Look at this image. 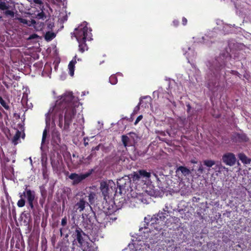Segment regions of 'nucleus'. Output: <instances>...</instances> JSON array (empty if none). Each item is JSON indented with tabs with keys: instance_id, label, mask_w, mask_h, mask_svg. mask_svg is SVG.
<instances>
[{
	"instance_id": "obj_28",
	"label": "nucleus",
	"mask_w": 251,
	"mask_h": 251,
	"mask_svg": "<svg viewBox=\"0 0 251 251\" xmlns=\"http://www.w3.org/2000/svg\"><path fill=\"white\" fill-rule=\"evenodd\" d=\"M37 17L39 19L44 20L45 18H46V16L45 13L44 12L42 11L41 12L38 14Z\"/></svg>"
},
{
	"instance_id": "obj_32",
	"label": "nucleus",
	"mask_w": 251,
	"mask_h": 251,
	"mask_svg": "<svg viewBox=\"0 0 251 251\" xmlns=\"http://www.w3.org/2000/svg\"><path fill=\"white\" fill-rule=\"evenodd\" d=\"M39 36L37 34L34 33L32 34H31L28 38H27L28 40H32L34 39H37Z\"/></svg>"
},
{
	"instance_id": "obj_2",
	"label": "nucleus",
	"mask_w": 251,
	"mask_h": 251,
	"mask_svg": "<svg viewBox=\"0 0 251 251\" xmlns=\"http://www.w3.org/2000/svg\"><path fill=\"white\" fill-rule=\"evenodd\" d=\"M168 216L165 210L164 212H159L158 214L154 215L152 217L148 215L144 218V226L140 227L139 231L143 228L147 229L150 226L151 229H154L156 231H160L165 226V219Z\"/></svg>"
},
{
	"instance_id": "obj_51",
	"label": "nucleus",
	"mask_w": 251,
	"mask_h": 251,
	"mask_svg": "<svg viewBox=\"0 0 251 251\" xmlns=\"http://www.w3.org/2000/svg\"><path fill=\"white\" fill-rule=\"evenodd\" d=\"M88 143H85V146H86V144H87Z\"/></svg>"
},
{
	"instance_id": "obj_25",
	"label": "nucleus",
	"mask_w": 251,
	"mask_h": 251,
	"mask_svg": "<svg viewBox=\"0 0 251 251\" xmlns=\"http://www.w3.org/2000/svg\"><path fill=\"white\" fill-rule=\"evenodd\" d=\"M109 81L111 84L115 85L117 83L118 79L116 75H113L109 77Z\"/></svg>"
},
{
	"instance_id": "obj_4",
	"label": "nucleus",
	"mask_w": 251,
	"mask_h": 251,
	"mask_svg": "<svg viewBox=\"0 0 251 251\" xmlns=\"http://www.w3.org/2000/svg\"><path fill=\"white\" fill-rule=\"evenodd\" d=\"M19 196L20 199L17 202V206L19 207H23L25 204V198H26L27 199V201H34L36 194L34 190L28 189V186L25 185V191L23 192H20Z\"/></svg>"
},
{
	"instance_id": "obj_30",
	"label": "nucleus",
	"mask_w": 251,
	"mask_h": 251,
	"mask_svg": "<svg viewBox=\"0 0 251 251\" xmlns=\"http://www.w3.org/2000/svg\"><path fill=\"white\" fill-rule=\"evenodd\" d=\"M7 8V6L4 2H0V9L5 10Z\"/></svg>"
},
{
	"instance_id": "obj_10",
	"label": "nucleus",
	"mask_w": 251,
	"mask_h": 251,
	"mask_svg": "<svg viewBox=\"0 0 251 251\" xmlns=\"http://www.w3.org/2000/svg\"><path fill=\"white\" fill-rule=\"evenodd\" d=\"M222 160L226 165L232 166L235 164L236 158L233 153L228 152L223 155Z\"/></svg>"
},
{
	"instance_id": "obj_22",
	"label": "nucleus",
	"mask_w": 251,
	"mask_h": 251,
	"mask_svg": "<svg viewBox=\"0 0 251 251\" xmlns=\"http://www.w3.org/2000/svg\"><path fill=\"white\" fill-rule=\"evenodd\" d=\"M21 135V132L18 130L12 139V142L14 145H17L18 143V140L20 139Z\"/></svg>"
},
{
	"instance_id": "obj_12",
	"label": "nucleus",
	"mask_w": 251,
	"mask_h": 251,
	"mask_svg": "<svg viewBox=\"0 0 251 251\" xmlns=\"http://www.w3.org/2000/svg\"><path fill=\"white\" fill-rule=\"evenodd\" d=\"M225 67V64L224 63L223 64H216L214 68H212L211 69V71L213 72V73L216 78H219L221 76V72L222 69H224Z\"/></svg>"
},
{
	"instance_id": "obj_23",
	"label": "nucleus",
	"mask_w": 251,
	"mask_h": 251,
	"mask_svg": "<svg viewBox=\"0 0 251 251\" xmlns=\"http://www.w3.org/2000/svg\"><path fill=\"white\" fill-rule=\"evenodd\" d=\"M88 200L90 204H92L94 203L95 200L96 198V194L94 192H91L88 196Z\"/></svg>"
},
{
	"instance_id": "obj_1",
	"label": "nucleus",
	"mask_w": 251,
	"mask_h": 251,
	"mask_svg": "<svg viewBox=\"0 0 251 251\" xmlns=\"http://www.w3.org/2000/svg\"><path fill=\"white\" fill-rule=\"evenodd\" d=\"M77 99L72 92L65 93L56 100L54 105L50 108L46 114L47 126L43 132L42 144L45 142L49 131L50 115L54 122H56L62 133L70 131V126L76 114V108L79 106Z\"/></svg>"
},
{
	"instance_id": "obj_5",
	"label": "nucleus",
	"mask_w": 251,
	"mask_h": 251,
	"mask_svg": "<svg viewBox=\"0 0 251 251\" xmlns=\"http://www.w3.org/2000/svg\"><path fill=\"white\" fill-rule=\"evenodd\" d=\"M115 185V183L112 180L102 181L100 182V189L104 200H107V198H109V195L113 193L115 189V187L113 189V186Z\"/></svg>"
},
{
	"instance_id": "obj_42",
	"label": "nucleus",
	"mask_w": 251,
	"mask_h": 251,
	"mask_svg": "<svg viewBox=\"0 0 251 251\" xmlns=\"http://www.w3.org/2000/svg\"><path fill=\"white\" fill-rule=\"evenodd\" d=\"M100 145H99L93 148L92 151H99L100 150Z\"/></svg>"
},
{
	"instance_id": "obj_41",
	"label": "nucleus",
	"mask_w": 251,
	"mask_h": 251,
	"mask_svg": "<svg viewBox=\"0 0 251 251\" xmlns=\"http://www.w3.org/2000/svg\"><path fill=\"white\" fill-rule=\"evenodd\" d=\"M51 166L53 168V169L55 168V167H56V164L55 163V162L53 161V160H51Z\"/></svg>"
},
{
	"instance_id": "obj_7",
	"label": "nucleus",
	"mask_w": 251,
	"mask_h": 251,
	"mask_svg": "<svg viewBox=\"0 0 251 251\" xmlns=\"http://www.w3.org/2000/svg\"><path fill=\"white\" fill-rule=\"evenodd\" d=\"M117 183L119 192L122 194L124 191L126 192V190H128L130 187L131 181L130 178L126 176L118 179Z\"/></svg>"
},
{
	"instance_id": "obj_13",
	"label": "nucleus",
	"mask_w": 251,
	"mask_h": 251,
	"mask_svg": "<svg viewBox=\"0 0 251 251\" xmlns=\"http://www.w3.org/2000/svg\"><path fill=\"white\" fill-rule=\"evenodd\" d=\"M52 142L56 145H59L61 143V139L60 132L56 129H53L51 132Z\"/></svg>"
},
{
	"instance_id": "obj_49",
	"label": "nucleus",
	"mask_w": 251,
	"mask_h": 251,
	"mask_svg": "<svg viewBox=\"0 0 251 251\" xmlns=\"http://www.w3.org/2000/svg\"><path fill=\"white\" fill-rule=\"evenodd\" d=\"M207 87L209 89H211V86H210V84L209 83H208V84H207Z\"/></svg>"
},
{
	"instance_id": "obj_44",
	"label": "nucleus",
	"mask_w": 251,
	"mask_h": 251,
	"mask_svg": "<svg viewBox=\"0 0 251 251\" xmlns=\"http://www.w3.org/2000/svg\"><path fill=\"white\" fill-rule=\"evenodd\" d=\"M187 108V112H189L191 108V107L189 104L186 105Z\"/></svg>"
},
{
	"instance_id": "obj_35",
	"label": "nucleus",
	"mask_w": 251,
	"mask_h": 251,
	"mask_svg": "<svg viewBox=\"0 0 251 251\" xmlns=\"http://www.w3.org/2000/svg\"><path fill=\"white\" fill-rule=\"evenodd\" d=\"M100 216H106L105 214L104 213L102 214V215H101V214H100ZM96 220L99 223H102V220H101L100 219V215H98V216H96Z\"/></svg>"
},
{
	"instance_id": "obj_8",
	"label": "nucleus",
	"mask_w": 251,
	"mask_h": 251,
	"mask_svg": "<svg viewBox=\"0 0 251 251\" xmlns=\"http://www.w3.org/2000/svg\"><path fill=\"white\" fill-rule=\"evenodd\" d=\"M151 176V174L145 170H139L136 172H134L132 175V178L134 181H139L140 179L146 181Z\"/></svg>"
},
{
	"instance_id": "obj_6",
	"label": "nucleus",
	"mask_w": 251,
	"mask_h": 251,
	"mask_svg": "<svg viewBox=\"0 0 251 251\" xmlns=\"http://www.w3.org/2000/svg\"><path fill=\"white\" fill-rule=\"evenodd\" d=\"M93 171V170H91L88 172L80 174L71 173L69 176V178L73 180V185H75L81 182L87 177H89L92 174Z\"/></svg>"
},
{
	"instance_id": "obj_46",
	"label": "nucleus",
	"mask_w": 251,
	"mask_h": 251,
	"mask_svg": "<svg viewBox=\"0 0 251 251\" xmlns=\"http://www.w3.org/2000/svg\"><path fill=\"white\" fill-rule=\"evenodd\" d=\"M53 26V24H52V23L49 24L48 25L49 28H51Z\"/></svg>"
},
{
	"instance_id": "obj_48",
	"label": "nucleus",
	"mask_w": 251,
	"mask_h": 251,
	"mask_svg": "<svg viewBox=\"0 0 251 251\" xmlns=\"http://www.w3.org/2000/svg\"><path fill=\"white\" fill-rule=\"evenodd\" d=\"M191 162L192 163H193V164H196V163H197V161H195V160H192L191 161Z\"/></svg>"
},
{
	"instance_id": "obj_39",
	"label": "nucleus",
	"mask_w": 251,
	"mask_h": 251,
	"mask_svg": "<svg viewBox=\"0 0 251 251\" xmlns=\"http://www.w3.org/2000/svg\"><path fill=\"white\" fill-rule=\"evenodd\" d=\"M187 23V20L186 19V18L185 17H183L182 18V24L183 25H186Z\"/></svg>"
},
{
	"instance_id": "obj_36",
	"label": "nucleus",
	"mask_w": 251,
	"mask_h": 251,
	"mask_svg": "<svg viewBox=\"0 0 251 251\" xmlns=\"http://www.w3.org/2000/svg\"><path fill=\"white\" fill-rule=\"evenodd\" d=\"M140 105L141 104H139V103L135 107V108L133 110V114H136L140 110Z\"/></svg>"
},
{
	"instance_id": "obj_43",
	"label": "nucleus",
	"mask_w": 251,
	"mask_h": 251,
	"mask_svg": "<svg viewBox=\"0 0 251 251\" xmlns=\"http://www.w3.org/2000/svg\"><path fill=\"white\" fill-rule=\"evenodd\" d=\"M35 3L41 4L42 3V1L41 0H34Z\"/></svg>"
},
{
	"instance_id": "obj_15",
	"label": "nucleus",
	"mask_w": 251,
	"mask_h": 251,
	"mask_svg": "<svg viewBox=\"0 0 251 251\" xmlns=\"http://www.w3.org/2000/svg\"><path fill=\"white\" fill-rule=\"evenodd\" d=\"M151 97L147 96L142 98L139 101V104H141L142 107L144 108L149 107V106L151 105Z\"/></svg>"
},
{
	"instance_id": "obj_34",
	"label": "nucleus",
	"mask_w": 251,
	"mask_h": 251,
	"mask_svg": "<svg viewBox=\"0 0 251 251\" xmlns=\"http://www.w3.org/2000/svg\"><path fill=\"white\" fill-rule=\"evenodd\" d=\"M143 119V116L142 115H139L135 120L134 125H137L142 119Z\"/></svg>"
},
{
	"instance_id": "obj_11",
	"label": "nucleus",
	"mask_w": 251,
	"mask_h": 251,
	"mask_svg": "<svg viewBox=\"0 0 251 251\" xmlns=\"http://www.w3.org/2000/svg\"><path fill=\"white\" fill-rule=\"evenodd\" d=\"M231 139L233 142L236 143L247 142L249 141V138L245 133H235L232 135Z\"/></svg>"
},
{
	"instance_id": "obj_16",
	"label": "nucleus",
	"mask_w": 251,
	"mask_h": 251,
	"mask_svg": "<svg viewBox=\"0 0 251 251\" xmlns=\"http://www.w3.org/2000/svg\"><path fill=\"white\" fill-rule=\"evenodd\" d=\"M76 56H75L74 59L71 61L68 65V68L69 69V74L71 76H73L74 75L75 71V65L76 61L75 60Z\"/></svg>"
},
{
	"instance_id": "obj_19",
	"label": "nucleus",
	"mask_w": 251,
	"mask_h": 251,
	"mask_svg": "<svg viewBox=\"0 0 251 251\" xmlns=\"http://www.w3.org/2000/svg\"><path fill=\"white\" fill-rule=\"evenodd\" d=\"M18 20L20 23H22L24 25H26L28 26H31V25H34L36 24V22L34 20H32L31 21H28L25 19L20 18L18 19Z\"/></svg>"
},
{
	"instance_id": "obj_14",
	"label": "nucleus",
	"mask_w": 251,
	"mask_h": 251,
	"mask_svg": "<svg viewBox=\"0 0 251 251\" xmlns=\"http://www.w3.org/2000/svg\"><path fill=\"white\" fill-rule=\"evenodd\" d=\"M86 204H88V203L83 199H81L75 203L74 206V209H75L76 211H78L79 212H81L83 211Z\"/></svg>"
},
{
	"instance_id": "obj_31",
	"label": "nucleus",
	"mask_w": 251,
	"mask_h": 251,
	"mask_svg": "<svg viewBox=\"0 0 251 251\" xmlns=\"http://www.w3.org/2000/svg\"><path fill=\"white\" fill-rule=\"evenodd\" d=\"M5 14L6 15H9L11 17H14V12L10 10H7L5 11Z\"/></svg>"
},
{
	"instance_id": "obj_9",
	"label": "nucleus",
	"mask_w": 251,
	"mask_h": 251,
	"mask_svg": "<svg viewBox=\"0 0 251 251\" xmlns=\"http://www.w3.org/2000/svg\"><path fill=\"white\" fill-rule=\"evenodd\" d=\"M73 236L75 240H77L79 246H82L84 244L85 238L87 237L82 229L78 226L76 227Z\"/></svg>"
},
{
	"instance_id": "obj_40",
	"label": "nucleus",
	"mask_w": 251,
	"mask_h": 251,
	"mask_svg": "<svg viewBox=\"0 0 251 251\" xmlns=\"http://www.w3.org/2000/svg\"><path fill=\"white\" fill-rule=\"evenodd\" d=\"M179 24V21L177 20L173 21V25L175 26H177Z\"/></svg>"
},
{
	"instance_id": "obj_50",
	"label": "nucleus",
	"mask_w": 251,
	"mask_h": 251,
	"mask_svg": "<svg viewBox=\"0 0 251 251\" xmlns=\"http://www.w3.org/2000/svg\"><path fill=\"white\" fill-rule=\"evenodd\" d=\"M2 118V115L1 113L0 112V120Z\"/></svg>"
},
{
	"instance_id": "obj_37",
	"label": "nucleus",
	"mask_w": 251,
	"mask_h": 251,
	"mask_svg": "<svg viewBox=\"0 0 251 251\" xmlns=\"http://www.w3.org/2000/svg\"><path fill=\"white\" fill-rule=\"evenodd\" d=\"M198 171L200 174H202L203 173V167L202 165L201 164L200 165V166L199 167V168L198 169Z\"/></svg>"
},
{
	"instance_id": "obj_27",
	"label": "nucleus",
	"mask_w": 251,
	"mask_h": 251,
	"mask_svg": "<svg viewBox=\"0 0 251 251\" xmlns=\"http://www.w3.org/2000/svg\"><path fill=\"white\" fill-rule=\"evenodd\" d=\"M0 103L5 109L8 110L9 109V106L6 104L5 100H3L1 96H0Z\"/></svg>"
},
{
	"instance_id": "obj_26",
	"label": "nucleus",
	"mask_w": 251,
	"mask_h": 251,
	"mask_svg": "<svg viewBox=\"0 0 251 251\" xmlns=\"http://www.w3.org/2000/svg\"><path fill=\"white\" fill-rule=\"evenodd\" d=\"M203 163L205 166L208 167H211L215 164V162L214 161L212 160H206L203 161Z\"/></svg>"
},
{
	"instance_id": "obj_24",
	"label": "nucleus",
	"mask_w": 251,
	"mask_h": 251,
	"mask_svg": "<svg viewBox=\"0 0 251 251\" xmlns=\"http://www.w3.org/2000/svg\"><path fill=\"white\" fill-rule=\"evenodd\" d=\"M129 141V138L126 135L122 136V141L125 148L127 146V143Z\"/></svg>"
},
{
	"instance_id": "obj_3",
	"label": "nucleus",
	"mask_w": 251,
	"mask_h": 251,
	"mask_svg": "<svg viewBox=\"0 0 251 251\" xmlns=\"http://www.w3.org/2000/svg\"><path fill=\"white\" fill-rule=\"evenodd\" d=\"M88 30V28L86 24L84 23L79 25L77 28H75L73 33L79 44V51L81 53L88 50V47L86 44V41L91 39L90 36L91 35V33L89 32Z\"/></svg>"
},
{
	"instance_id": "obj_47",
	"label": "nucleus",
	"mask_w": 251,
	"mask_h": 251,
	"mask_svg": "<svg viewBox=\"0 0 251 251\" xmlns=\"http://www.w3.org/2000/svg\"><path fill=\"white\" fill-rule=\"evenodd\" d=\"M63 229L62 228H61L59 230L60 232V235L61 236H62V234H63Z\"/></svg>"
},
{
	"instance_id": "obj_18",
	"label": "nucleus",
	"mask_w": 251,
	"mask_h": 251,
	"mask_svg": "<svg viewBox=\"0 0 251 251\" xmlns=\"http://www.w3.org/2000/svg\"><path fill=\"white\" fill-rule=\"evenodd\" d=\"M42 174L43 176L44 179H46L48 176V168H47V161H42Z\"/></svg>"
},
{
	"instance_id": "obj_45",
	"label": "nucleus",
	"mask_w": 251,
	"mask_h": 251,
	"mask_svg": "<svg viewBox=\"0 0 251 251\" xmlns=\"http://www.w3.org/2000/svg\"><path fill=\"white\" fill-rule=\"evenodd\" d=\"M40 204L41 205V206L43 207V205L44 203V200H41L40 199L39 201Z\"/></svg>"
},
{
	"instance_id": "obj_21",
	"label": "nucleus",
	"mask_w": 251,
	"mask_h": 251,
	"mask_svg": "<svg viewBox=\"0 0 251 251\" xmlns=\"http://www.w3.org/2000/svg\"><path fill=\"white\" fill-rule=\"evenodd\" d=\"M55 36L56 35L54 32L48 31L45 34V38L47 41H50L52 40Z\"/></svg>"
},
{
	"instance_id": "obj_17",
	"label": "nucleus",
	"mask_w": 251,
	"mask_h": 251,
	"mask_svg": "<svg viewBox=\"0 0 251 251\" xmlns=\"http://www.w3.org/2000/svg\"><path fill=\"white\" fill-rule=\"evenodd\" d=\"M179 172H180L184 176H187L190 174V171L187 168L182 166H180L177 168L176 173H178Z\"/></svg>"
},
{
	"instance_id": "obj_29",
	"label": "nucleus",
	"mask_w": 251,
	"mask_h": 251,
	"mask_svg": "<svg viewBox=\"0 0 251 251\" xmlns=\"http://www.w3.org/2000/svg\"><path fill=\"white\" fill-rule=\"evenodd\" d=\"M67 224V218L66 216H65L63 218H62L61 220V225L62 226H65Z\"/></svg>"
},
{
	"instance_id": "obj_20",
	"label": "nucleus",
	"mask_w": 251,
	"mask_h": 251,
	"mask_svg": "<svg viewBox=\"0 0 251 251\" xmlns=\"http://www.w3.org/2000/svg\"><path fill=\"white\" fill-rule=\"evenodd\" d=\"M239 159L242 161V163L248 164L251 162V159H249L247 156L243 153H240L238 155Z\"/></svg>"
},
{
	"instance_id": "obj_33",
	"label": "nucleus",
	"mask_w": 251,
	"mask_h": 251,
	"mask_svg": "<svg viewBox=\"0 0 251 251\" xmlns=\"http://www.w3.org/2000/svg\"><path fill=\"white\" fill-rule=\"evenodd\" d=\"M27 203H28L29 206L30 207L31 209L32 210H34V201H27Z\"/></svg>"
},
{
	"instance_id": "obj_38",
	"label": "nucleus",
	"mask_w": 251,
	"mask_h": 251,
	"mask_svg": "<svg viewBox=\"0 0 251 251\" xmlns=\"http://www.w3.org/2000/svg\"><path fill=\"white\" fill-rule=\"evenodd\" d=\"M217 166L219 168V170H221V171L225 170L226 169V168L225 166H223L221 163L217 165Z\"/></svg>"
}]
</instances>
